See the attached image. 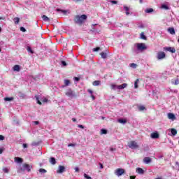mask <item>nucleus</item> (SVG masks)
<instances>
[{"mask_svg": "<svg viewBox=\"0 0 179 179\" xmlns=\"http://www.w3.org/2000/svg\"><path fill=\"white\" fill-rule=\"evenodd\" d=\"M87 19V15L83 14L82 15H76L74 18V22L76 24L82 25L83 22Z\"/></svg>", "mask_w": 179, "mask_h": 179, "instance_id": "obj_1", "label": "nucleus"}, {"mask_svg": "<svg viewBox=\"0 0 179 179\" xmlns=\"http://www.w3.org/2000/svg\"><path fill=\"white\" fill-rule=\"evenodd\" d=\"M66 96L67 97H69L70 99H73L75 97H77L76 93L75 91L72 90V89L69 88L65 92Z\"/></svg>", "mask_w": 179, "mask_h": 179, "instance_id": "obj_2", "label": "nucleus"}, {"mask_svg": "<svg viewBox=\"0 0 179 179\" xmlns=\"http://www.w3.org/2000/svg\"><path fill=\"white\" fill-rule=\"evenodd\" d=\"M128 146L130 149H138L139 148V145H138V143L136 141H131Z\"/></svg>", "mask_w": 179, "mask_h": 179, "instance_id": "obj_3", "label": "nucleus"}, {"mask_svg": "<svg viewBox=\"0 0 179 179\" xmlns=\"http://www.w3.org/2000/svg\"><path fill=\"white\" fill-rule=\"evenodd\" d=\"M148 48L146 47V45L145 43H138L137 44V49L138 51H143L146 50Z\"/></svg>", "mask_w": 179, "mask_h": 179, "instance_id": "obj_4", "label": "nucleus"}, {"mask_svg": "<svg viewBox=\"0 0 179 179\" xmlns=\"http://www.w3.org/2000/svg\"><path fill=\"white\" fill-rule=\"evenodd\" d=\"M124 173H125V170H124V169H117L115 172V174L117 176V177H121Z\"/></svg>", "mask_w": 179, "mask_h": 179, "instance_id": "obj_5", "label": "nucleus"}, {"mask_svg": "<svg viewBox=\"0 0 179 179\" xmlns=\"http://www.w3.org/2000/svg\"><path fill=\"white\" fill-rule=\"evenodd\" d=\"M66 168L62 165H59L58 169L57 171V174H62V173H65Z\"/></svg>", "mask_w": 179, "mask_h": 179, "instance_id": "obj_6", "label": "nucleus"}, {"mask_svg": "<svg viewBox=\"0 0 179 179\" xmlns=\"http://www.w3.org/2000/svg\"><path fill=\"white\" fill-rule=\"evenodd\" d=\"M157 59H163L166 58V53L164 52H159L157 56Z\"/></svg>", "mask_w": 179, "mask_h": 179, "instance_id": "obj_7", "label": "nucleus"}, {"mask_svg": "<svg viewBox=\"0 0 179 179\" xmlns=\"http://www.w3.org/2000/svg\"><path fill=\"white\" fill-rule=\"evenodd\" d=\"M24 167L25 170H27V171H28V173H30V171H31V169H33V166L29 165L28 164H24Z\"/></svg>", "mask_w": 179, "mask_h": 179, "instance_id": "obj_8", "label": "nucleus"}, {"mask_svg": "<svg viewBox=\"0 0 179 179\" xmlns=\"http://www.w3.org/2000/svg\"><path fill=\"white\" fill-rule=\"evenodd\" d=\"M164 51H169V52H172L173 54L176 52V48L171 47L164 48Z\"/></svg>", "mask_w": 179, "mask_h": 179, "instance_id": "obj_9", "label": "nucleus"}, {"mask_svg": "<svg viewBox=\"0 0 179 179\" xmlns=\"http://www.w3.org/2000/svg\"><path fill=\"white\" fill-rule=\"evenodd\" d=\"M143 162L145 163V164H149V163H152V158L145 157L143 159Z\"/></svg>", "mask_w": 179, "mask_h": 179, "instance_id": "obj_10", "label": "nucleus"}, {"mask_svg": "<svg viewBox=\"0 0 179 179\" xmlns=\"http://www.w3.org/2000/svg\"><path fill=\"white\" fill-rule=\"evenodd\" d=\"M150 136L152 139H157L159 138V133L157 132L152 133Z\"/></svg>", "mask_w": 179, "mask_h": 179, "instance_id": "obj_11", "label": "nucleus"}, {"mask_svg": "<svg viewBox=\"0 0 179 179\" xmlns=\"http://www.w3.org/2000/svg\"><path fill=\"white\" fill-rule=\"evenodd\" d=\"M168 118L169 120H172V121H174V120H176V115H174L173 113H168Z\"/></svg>", "mask_w": 179, "mask_h": 179, "instance_id": "obj_12", "label": "nucleus"}, {"mask_svg": "<svg viewBox=\"0 0 179 179\" xmlns=\"http://www.w3.org/2000/svg\"><path fill=\"white\" fill-rule=\"evenodd\" d=\"M64 85H62V87H66V86H69L71 85V81L69 80H64Z\"/></svg>", "mask_w": 179, "mask_h": 179, "instance_id": "obj_13", "label": "nucleus"}, {"mask_svg": "<svg viewBox=\"0 0 179 179\" xmlns=\"http://www.w3.org/2000/svg\"><path fill=\"white\" fill-rule=\"evenodd\" d=\"M128 86V84L127 83H123L122 85H117V89L119 90H121L122 89H125V87H127Z\"/></svg>", "mask_w": 179, "mask_h": 179, "instance_id": "obj_14", "label": "nucleus"}, {"mask_svg": "<svg viewBox=\"0 0 179 179\" xmlns=\"http://www.w3.org/2000/svg\"><path fill=\"white\" fill-rule=\"evenodd\" d=\"M56 12H60V13H63V15H66V13L68 11L65 10H62L61 8H56L55 9Z\"/></svg>", "mask_w": 179, "mask_h": 179, "instance_id": "obj_15", "label": "nucleus"}, {"mask_svg": "<svg viewBox=\"0 0 179 179\" xmlns=\"http://www.w3.org/2000/svg\"><path fill=\"white\" fill-rule=\"evenodd\" d=\"M171 134L172 136H176V135H177V129H171Z\"/></svg>", "mask_w": 179, "mask_h": 179, "instance_id": "obj_16", "label": "nucleus"}, {"mask_svg": "<svg viewBox=\"0 0 179 179\" xmlns=\"http://www.w3.org/2000/svg\"><path fill=\"white\" fill-rule=\"evenodd\" d=\"M168 31L170 33V34H176V30H174V28L173 27L169 28Z\"/></svg>", "mask_w": 179, "mask_h": 179, "instance_id": "obj_17", "label": "nucleus"}, {"mask_svg": "<svg viewBox=\"0 0 179 179\" xmlns=\"http://www.w3.org/2000/svg\"><path fill=\"white\" fill-rule=\"evenodd\" d=\"M42 19L43 22H50V17H47L45 15H42Z\"/></svg>", "mask_w": 179, "mask_h": 179, "instance_id": "obj_18", "label": "nucleus"}, {"mask_svg": "<svg viewBox=\"0 0 179 179\" xmlns=\"http://www.w3.org/2000/svg\"><path fill=\"white\" fill-rule=\"evenodd\" d=\"M136 172L138 174H143V173H145V171H143V169L142 168H137L136 169Z\"/></svg>", "mask_w": 179, "mask_h": 179, "instance_id": "obj_19", "label": "nucleus"}, {"mask_svg": "<svg viewBox=\"0 0 179 179\" xmlns=\"http://www.w3.org/2000/svg\"><path fill=\"white\" fill-rule=\"evenodd\" d=\"M26 171L25 168H24V164L22 165V167H20L18 170H17V173H23Z\"/></svg>", "mask_w": 179, "mask_h": 179, "instance_id": "obj_20", "label": "nucleus"}, {"mask_svg": "<svg viewBox=\"0 0 179 179\" xmlns=\"http://www.w3.org/2000/svg\"><path fill=\"white\" fill-rule=\"evenodd\" d=\"M101 82L100 80H95L92 83L93 86H100Z\"/></svg>", "mask_w": 179, "mask_h": 179, "instance_id": "obj_21", "label": "nucleus"}, {"mask_svg": "<svg viewBox=\"0 0 179 179\" xmlns=\"http://www.w3.org/2000/svg\"><path fill=\"white\" fill-rule=\"evenodd\" d=\"M124 10L126 11L127 16L129 15V8L128 6H124Z\"/></svg>", "mask_w": 179, "mask_h": 179, "instance_id": "obj_22", "label": "nucleus"}, {"mask_svg": "<svg viewBox=\"0 0 179 179\" xmlns=\"http://www.w3.org/2000/svg\"><path fill=\"white\" fill-rule=\"evenodd\" d=\"M13 71H16V72H19L20 71V66L15 65L13 66Z\"/></svg>", "mask_w": 179, "mask_h": 179, "instance_id": "obj_23", "label": "nucleus"}, {"mask_svg": "<svg viewBox=\"0 0 179 179\" xmlns=\"http://www.w3.org/2000/svg\"><path fill=\"white\" fill-rule=\"evenodd\" d=\"M50 163L51 164H57V160L54 157H50Z\"/></svg>", "mask_w": 179, "mask_h": 179, "instance_id": "obj_24", "label": "nucleus"}, {"mask_svg": "<svg viewBox=\"0 0 179 179\" xmlns=\"http://www.w3.org/2000/svg\"><path fill=\"white\" fill-rule=\"evenodd\" d=\"M100 55L101 57V58H103V59H106V58H107V53L102 52L100 53Z\"/></svg>", "mask_w": 179, "mask_h": 179, "instance_id": "obj_25", "label": "nucleus"}, {"mask_svg": "<svg viewBox=\"0 0 179 179\" xmlns=\"http://www.w3.org/2000/svg\"><path fill=\"white\" fill-rule=\"evenodd\" d=\"M13 22H15V24H19V22H20V18L19 17H15L13 19Z\"/></svg>", "mask_w": 179, "mask_h": 179, "instance_id": "obj_26", "label": "nucleus"}, {"mask_svg": "<svg viewBox=\"0 0 179 179\" xmlns=\"http://www.w3.org/2000/svg\"><path fill=\"white\" fill-rule=\"evenodd\" d=\"M139 83V79H136L134 82V89H138V84Z\"/></svg>", "mask_w": 179, "mask_h": 179, "instance_id": "obj_27", "label": "nucleus"}, {"mask_svg": "<svg viewBox=\"0 0 179 179\" xmlns=\"http://www.w3.org/2000/svg\"><path fill=\"white\" fill-rule=\"evenodd\" d=\"M15 161L17 163H23V159L20 157H15Z\"/></svg>", "mask_w": 179, "mask_h": 179, "instance_id": "obj_28", "label": "nucleus"}, {"mask_svg": "<svg viewBox=\"0 0 179 179\" xmlns=\"http://www.w3.org/2000/svg\"><path fill=\"white\" fill-rule=\"evenodd\" d=\"M27 50L28 51V52H31V54H34V51L31 50V48L30 46L27 47Z\"/></svg>", "mask_w": 179, "mask_h": 179, "instance_id": "obj_29", "label": "nucleus"}, {"mask_svg": "<svg viewBox=\"0 0 179 179\" xmlns=\"http://www.w3.org/2000/svg\"><path fill=\"white\" fill-rule=\"evenodd\" d=\"M171 83H172L173 85H178V83H179V80H178V78H177L176 80H171Z\"/></svg>", "mask_w": 179, "mask_h": 179, "instance_id": "obj_30", "label": "nucleus"}, {"mask_svg": "<svg viewBox=\"0 0 179 179\" xmlns=\"http://www.w3.org/2000/svg\"><path fill=\"white\" fill-rule=\"evenodd\" d=\"M106 134H107V129H101V135H106Z\"/></svg>", "mask_w": 179, "mask_h": 179, "instance_id": "obj_31", "label": "nucleus"}, {"mask_svg": "<svg viewBox=\"0 0 179 179\" xmlns=\"http://www.w3.org/2000/svg\"><path fill=\"white\" fill-rule=\"evenodd\" d=\"M162 9H165V10H169V9H170V8L169 7V6L166 5V4H162Z\"/></svg>", "mask_w": 179, "mask_h": 179, "instance_id": "obj_32", "label": "nucleus"}, {"mask_svg": "<svg viewBox=\"0 0 179 179\" xmlns=\"http://www.w3.org/2000/svg\"><path fill=\"white\" fill-rule=\"evenodd\" d=\"M39 173H41V174H45V173H47V170L44 169H40L38 170Z\"/></svg>", "mask_w": 179, "mask_h": 179, "instance_id": "obj_33", "label": "nucleus"}, {"mask_svg": "<svg viewBox=\"0 0 179 179\" xmlns=\"http://www.w3.org/2000/svg\"><path fill=\"white\" fill-rule=\"evenodd\" d=\"M5 101H13V96L11 97H6L4 98Z\"/></svg>", "mask_w": 179, "mask_h": 179, "instance_id": "obj_34", "label": "nucleus"}, {"mask_svg": "<svg viewBox=\"0 0 179 179\" xmlns=\"http://www.w3.org/2000/svg\"><path fill=\"white\" fill-rule=\"evenodd\" d=\"M118 122H120V124H127V120L119 119Z\"/></svg>", "mask_w": 179, "mask_h": 179, "instance_id": "obj_35", "label": "nucleus"}, {"mask_svg": "<svg viewBox=\"0 0 179 179\" xmlns=\"http://www.w3.org/2000/svg\"><path fill=\"white\" fill-rule=\"evenodd\" d=\"M153 8H147L145 12V13H152V12H153Z\"/></svg>", "mask_w": 179, "mask_h": 179, "instance_id": "obj_36", "label": "nucleus"}, {"mask_svg": "<svg viewBox=\"0 0 179 179\" xmlns=\"http://www.w3.org/2000/svg\"><path fill=\"white\" fill-rule=\"evenodd\" d=\"M139 111H143L144 110H146V108L144 106H138Z\"/></svg>", "mask_w": 179, "mask_h": 179, "instance_id": "obj_37", "label": "nucleus"}, {"mask_svg": "<svg viewBox=\"0 0 179 179\" xmlns=\"http://www.w3.org/2000/svg\"><path fill=\"white\" fill-rule=\"evenodd\" d=\"M141 38L142 40H146V36H145V34L143 32L141 34Z\"/></svg>", "mask_w": 179, "mask_h": 179, "instance_id": "obj_38", "label": "nucleus"}, {"mask_svg": "<svg viewBox=\"0 0 179 179\" xmlns=\"http://www.w3.org/2000/svg\"><path fill=\"white\" fill-rule=\"evenodd\" d=\"M36 99L37 103L39 104V106H41L42 103L40 101V99L38 98V96H35Z\"/></svg>", "mask_w": 179, "mask_h": 179, "instance_id": "obj_39", "label": "nucleus"}, {"mask_svg": "<svg viewBox=\"0 0 179 179\" xmlns=\"http://www.w3.org/2000/svg\"><path fill=\"white\" fill-rule=\"evenodd\" d=\"M3 173H6V174H8V173H9V169L4 167L3 168Z\"/></svg>", "mask_w": 179, "mask_h": 179, "instance_id": "obj_40", "label": "nucleus"}, {"mask_svg": "<svg viewBox=\"0 0 179 179\" xmlns=\"http://www.w3.org/2000/svg\"><path fill=\"white\" fill-rule=\"evenodd\" d=\"M118 85H111V89L113 90H115L116 89H117Z\"/></svg>", "mask_w": 179, "mask_h": 179, "instance_id": "obj_41", "label": "nucleus"}, {"mask_svg": "<svg viewBox=\"0 0 179 179\" xmlns=\"http://www.w3.org/2000/svg\"><path fill=\"white\" fill-rule=\"evenodd\" d=\"M110 3H113V5H117V3H118V1L115 0H110Z\"/></svg>", "mask_w": 179, "mask_h": 179, "instance_id": "obj_42", "label": "nucleus"}, {"mask_svg": "<svg viewBox=\"0 0 179 179\" xmlns=\"http://www.w3.org/2000/svg\"><path fill=\"white\" fill-rule=\"evenodd\" d=\"M130 66H131V68H134V69H135L136 68V64L131 63V64H130Z\"/></svg>", "mask_w": 179, "mask_h": 179, "instance_id": "obj_43", "label": "nucleus"}, {"mask_svg": "<svg viewBox=\"0 0 179 179\" xmlns=\"http://www.w3.org/2000/svg\"><path fill=\"white\" fill-rule=\"evenodd\" d=\"M61 64L62 66H66V65H67L66 62H65V61H62Z\"/></svg>", "mask_w": 179, "mask_h": 179, "instance_id": "obj_44", "label": "nucleus"}, {"mask_svg": "<svg viewBox=\"0 0 179 179\" xmlns=\"http://www.w3.org/2000/svg\"><path fill=\"white\" fill-rule=\"evenodd\" d=\"M20 30L21 31H22L23 33H25V31H26V28H24V27H20Z\"/></svg>", "mask_w": 179, "mask_h": 179, "instance_id": "obj_45", "label": "nucleus"}, {"mask_svg": "<svg viewBox=\"0 0 179 179\" xmlns=\"http://www.w3.org/2000/svg\"><path fill=\"white\" fill-rule=\"evenodd\" d=\"M39 143L38 142H33L31 143V146H38Z\"/></svg>", "mask_w": 179, "mask_h": 179, "instance_id": "obj_46", "label": "nucleus"}, {"mask_svg": "<svg viewBox=\"0 0 179 179\" xmlns=\"http://www.w3.org/2000/svg\"><path fill=\"white\" fill-rule=\"evenodd\" d=\"M84 177L86 178V179H92V177L89 176V175L86 174V173H84Z\"/></svg>", "mask_w": 179, "mask_h": 179, "instance_id": "obj_47", "label": "nucleus"}, {"mask_svg": "<svg viewBox=\"0 0 179 179\" xmlns=\"http://www.w3.org/2000/svg\"><path fill=\"white\" fill-rule=\"evenodd\" d=\"M75 146H76V144H74V143H69V144L68 145V147H69V148H71V147L73 148V147H75Z\"/></svg>", "mask_w": 179, "mask_h": 179, "instance_id": "obj_48", "label": "nucleus"}, {"mask_svg": "<svg viewBox=\"0 0 179 179\" xmlns=\"http://www.w3.org/2000/svg\"><path fill=\"white\" fill-rule=\"evenodd\" d=\"M74 80H75L76 82H79V80H80V78H79V77H75V78H74Z\"/></svg>", "mask_w": 179, "mask_h": 179, "instance_id": "obj_49", "label": "nucleus"}, {"mask_svg": "<svg viewBox=\"0 0 179 179\" xmlns=\"http://www.w3.org/2000/svg\"><path fill=\"white\" fill-rule=\"evenodd\" d=\"M99 50H100V48L96 47V48H94L93 49V51H94V52H97V51H99Z\"/></svg>", "mask_w": 179, "mask_h": 179, "instance_id": "obj_50", "label": "nucleus"}, {"mask_svg": "<svg viewBox=\"0 0 179 179\" xmlns=\"http://www.w3.org/2000/svg\"><path fill=\"white\" fill-rule=\"evenodd\" d=\"M41 101H43V103H47V101H48V99L47 98H44L41 100Z\"/></svg>", "mask_w": 179, "mask_h": 179, "instance_id": "obj_51", "label": "nucleus"}, {"mask_svg": "<svg viewBox=\"0 0 179 179\" xmlns=\"http://www.w3.org/2000/svg\"><path fill=\"white\" fill-rule=\"evenodd\" d=\"M78 128H81L82 129H85V127L83 125H82V124H78Z\"/></svg>", "mask_w": 179, "mask_h": 179, "instance_id": "obj_52", "label": "nucleus"}, {"mask_svg": "<svg viewBox=\"0 0 179 179\" xmlns=\"http://www.w3.org/2000/svg\"><path fill=\"white\" fill-rule=\"evenodd\" d=\"M5 140V136L0 135V141H4Z\"/></svg>", "mask_w": 179, "mask_h": 179, "instance_id": "obj_53", "label": "nucleus"}, {"mask_svg": "<svg viewBox=\"0 0 179 179\" xmlns=\"http://www.w3.org/2000/svg\"><path fill=\"white\" fill-rule=\"evenodd\" d=\"M4 150H5V148H0V155H2Z\"/></svg>", "mask_w": 179, "mask_h": 179, "instance_id": "obj_54", "label": "nucleus"}, {"mask_svg": "<svg viewBox=\"0 0 179 179\" xmlns=\"http://www.w3.org/2000/svg\"><path fill=\"white\" fill-rule=\"evenodd\" d=\"M75 171H76V173H79V167H76Z\"/></svg>", "mask_w": 179, "mask_h": 179, "instance_id": "obj_55", "label": "nucleus"}, {"mask_svg": "<svg viewBox=\"0 0 179 179\" xmlns=\"http://www.w3.org/2000/svg\"><path fill=\"white\" fill-rule=\"evenodd\" d=\"M88 93H90L91 95L93 94V91L92 90H87Z\"/></svg>", "mask_w": 179, "mask_h": 179, "instance_id": "obj_56", "label": "nucleus"}, {"mask_svg": "<svg viewBox=\"0 0 179 179\" xmlns=\"http://www.w3.org/2000/svg\"><path fill=\"white\" fill-rule=\"evenodd\" d=\"M34 123L35 124V125H38V124H40V122L34 121Z\"/></svg>", "mask_w": 179, "mask_h": 179, "instance_id": "obj_57", "label": "nucleus"}, {"mask_svg": "<svg viewBox=\"0 0 179 179\" xmlns=\"http://www.w3.org/2000/svg\"><path fill=\"white\" fill-rule=\"evenodd\" d=\"M22 146H23L24 149H26V148H27V144L24 143V144L22 145Z\"/></svg>", "mask_w": 179, "mask_h": 179, "instance_id": "obj_58", "label": "nucleus"}, {"mask_svg": "<svg viewBox=\"0 0 179 179\" xmlns=\"http://www.w3.org/2000/svg\"><path fill=\"white\" fill-rule=\"evenodd\" d=\"M91 97H92V100H95L96 99V97L93 94H91Z\"/></svg>", "mask_w": 179, "mask_h": 179, "instance_id": "obj_59", "label": "nucleus"}, {"mask_svg": "<svg viewBox=\"0 0 179 179\" xmlns=\"http://www.w3.org/2000/svg\"><path fill=\"white\" fill-rule=\"evenodd\" d=\"M110 152H114V151H115V148H110Z\"/></svg>", "mask_w": 179, "mask_h": 179, "instance_id": "obj_60", "label": "nucleus"}, {"mask_svg": "<svg viewBox=\"0 0 179 179\" xmlns=\"http://www.w3.org/2000/svg\"><path fill=\"white\" fill-rule=\"evenodd\" d=\"M135 178H136V176H130V179H135Z\"/></svg>", "mask_w": 179, "mask_h": 179, "instance_id": "obj_61", "label": "nucleus"}, {"mask_svg": "<svg viewBox=\"0 0 179 179\" xmlns=\"http://www.w3.org/2000/svg\"><path fill=\"white\" fill-rule=\"evenodd\" d=\"M73 122H76V118H72Z\"/></svg>", "mask_w": 179, "mask_h": 179, "instance_id": "obj_62", "label": "nucleus"}, {"mask_svg": "<svg viewBox=\"0 0 179 179\" xmlns=\"http://www.w3.org/2000/svg\"><path fill=\"white\" fill-rule=\"evenodd\" d=\"M99 165H100V169H103V164L100 163Z\"/></svg>", "mask_w": 179, "mask_h": 179, "instance_id": "obj_63", "label": "nucleus"}, {"mask_svg": "<svg viewBox=\"0 0 179 179\" xmlns=\"http://www.w3.org/2000/svg\"><path fill=\"white\" fill-rule=\"evenodd\" d=\"M140 3H143V0H139Z\"/></svg>", "mask_w": 179, "mask_h": 179, "instance_id": "obj_64", "label": "nucleus"}]
</instances>
